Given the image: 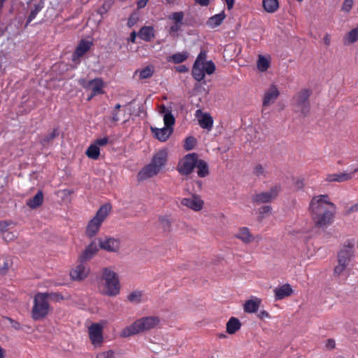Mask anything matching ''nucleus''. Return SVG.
I'll return each instance as SVG.
<instances>
[{
    "mask_svg": "<svg viewBox=\"0 0 358 358\" xmlns=\"http://www.w3.org/2000/svg\"><path fill=\"white\" fill-rule=\"evenodd\" d=\"M309 210L315 226L324 228L332 223L336 206L327 194H320L312 198Z\"/></svg>",
    "mask_w": 358,
    "mask_h": 358,
    "instance_id": "f257e3e1",
    "label": "nucleus"
},
{
    "mask_svg": "<svg viewBox=\"0 0 358 358\" xmlns=\"http://www.w3.org/2000/svg\"><path fill=\"white\" fill-rule=\"evenodd\" d=\"M168 159V150H159L155 153L150 162L144 166L137 174L138 181H143L157 176L165 166Z\"/></svg>",
    "mask_w": 358,
    "mask_h": 358,
    "instance_id": "f03ea898",
    "label": "nucleus"
},
{
    "mask_svg": "<svg viewBox=\"0 0 358 358\" xmlns=\"http://www.w3.org/2000/svg\"><path fill=\"white\" fill-rule=\"evenodd\" d=\"M160 322L157 316L143 317L136 320L133 324L124 328L120 332L122 338H127L145 331L156 327Z\"/></svg>",
    "mask_w": 358,
    "mask_h": 358,
    "instance_id": "7ed1b4c3",
    "label": "nucleus"
},
{
    "mask_svg": "<svg viewBox=\"0 0 358 358\" xmlns=\"http://www.w3.org/2000/svg\"><path fill=\"white\" fill-rule=\"evenodd\" d=\"M207 52L206 50H201L198 55L192 66V77L198 82L202 81L205 78V74L211 75L215 71V65L211 61H206Z\"/></svg>",
    "mask_w": 358,
    "mask_h": 358,
    "instance_id": "20e7f679",
    "label": "nucleus"
},
{
    "mask_svg": "<svg viewBox=\"0 0 358 358\" xmlns=\"http://www.w3.org/2000/svg\"><path fill=\"white\" fill-rule=\"evenodd\" d=\"M354 243L350 241L344 243L337 254V264L334 268V275L338 277L343 274L354 257Z\"/></svg>",
    "mask_w": 358,
    "mask_h": 358,
    "instance_id": "39448f33",
    "label": "nucleus"
},
{
    "mask_svg": "<svg viewBox=\"0 0 358 358\" xmlns=\"http://www.w3.org/2000/svg\"><path fill=\"white\" fill-rule=\"evenodd\" d=\"M51 307L45 293L38 292L34 297L33 306L31 310V318L34 321L44 320L50 313Z\"/></svg>",
    "mask_w": 358,
    "mask_h": 358,
    "instance_id": "423d86ee",
    "label": "nucleus"
},
{
    "mask_svg": "<svg viewBox=\"0 0 358 358\" xmlns=\"http://www.w3.org/2000/svg\"><path fill=\"white\" fill-rule=\"evenodd\" d=\"M112 206L110 203L103 204L99 208L87 225L85 230L87 236L92 238L99 232L102 223L109 215Z\"/></svg>",
    "mask_w": 358,
    "mask_h": 358,
    "instance_id": "0eeeda50",
    "label": "nucleus"
},
{
    "mask_svg": "<svg viewBox=\"0 0 358 358\" xmlns=\"http://www.w3.org/2000/svg\"><path fill=\"white\" fill-rule=\"evenodd\" d=\"M103 279L105 281V294L114 296L120 293V285L115 272L109 268H104L103 269Z\"/></svg>",
    "mask_w": 358,
    "mask_h": 358,
    "instance_id": "6e6552de",
    "label": "nucleus"
},
{
    "mask_svg": "<svg viewBox=\"0 0 358 358\" xmlns=\"http://www.w3.org/2000/svg\"><path fill=\"white\" fill-rule=\"evenodd\" d=\"M312 92L308 89H303L298 92L292 98L294 105L300 113L306 116L310 112L309 98Z\"/></svg>",
    "mask_w": 358,
    "mask_h": 358,
    "instance_id": "1a4fd4ad",
    "label": "nucleus"
},
{
    "mask_svg": "<svg viewBox=\"0 0 358 358\" xmlns=\"http://www.w3.org/2000/svg\"><path fill=\"white\" fill-rule=\"evenodd\" d=\"M198 155L196 153H189L186 155L178 164L177 170L184 176L191 174L196 165Z\"/></svg>",
    "mask_w": 358,
    "mask_h": 358,
    "instance_id": "9d476101",
    "label": "nucleus"
},
{
    "mask_svg": "<svg viewBox=\"0 0 358 358\" xmlns=\"http://www.w3.org/2000/svg\"><path fill=\"white\" fill-rule=\"evenodd\" d=\"M88 336L92 345L94 348L101 347L103 338V325L100 323H92L88 327Z\"/></svg>",
    "mask_w": 358,
    "mask_h": 358,
    "instance_id": "9b49d317",
    "label": "nucleus"
},
{
    "mask_svg": "<svg viewBox=\"0 0 358 358\" xmlns=\"http://www.w3.org/2000/svg\"><path fill=\"white\" fill-rule=\"evenodd\" d=\"M280 190V185H275L268 192H262L253 195L252 200L257 204L271 202L277 197Z\"/></svg>",
    "mask_w": 358,
    "mask_h": 358,
    "instance_id": "f8f14e48",
    "label": "nucleus"
},
{
    "mask_svg": "<svg viewBox=\"0 0 358 358\" xmlns=\"http://www.w3.org/2000/svg\"><path fill=\"white\" fill-rule=\"evenodd\" d=\"M169 19L173 22L169 27V34L173 35L178 33L184 24V13L182 11L174 12L169 16Z\"/></svg>",
    "mask_w": 358,
    "mask_h": 358,
    "instance_id": "ddd939ff",
    "label": "nucleus"
},
{
    "mask_svg": "<svg viewBox=\"0 0 358 358\" xmlns=\"http://www.w3.org/2000/svg\"><path fill=\"white\" fill-rule=\"evenodd\" d=\"M89 273L90 268L84 264V262H80V264L71 269L70 277L72 280L81 281L87 278Z\"/></svg>",
    "mask_w": 358,
    "mask_h": 358,
    "instance_id": "4468645a",
    "label": "nucleus"
},
{
    "mask_svg": "<svg viewBox=\"0 0 358 358\" xmlns=\"http://www.w3.org/2000/svg\"><path fill=\"white\" fill-rule=\"evenodd\" d=\"M99 247L108 252H117L120 248V241L117 238L106 237L99 240Z\"/></svg>",
    "mask_w": 358,
    "mask_h": 358,
    "instance_id": "2eb2a0df",
    "label": "nucleus"
},
{
    "mask_svg": "<svg viewBox=\"0 0 358 358\" xmlns=\"http://www.w3.org/2000/svg\"><path fill=\"white\" fill-rule=\"evenodd\" d=\"M93 43L92 41L82 39L72 55V60L74 62H80L79 59L83 57L91 48Z\"/></svg>",
    "mask_w": 358,
    "mask_h": 358,
    "instance_id": "dca6fc26",
    "label": "nucleus"
},
{
    "mask_svg": "<svg viewBox=\"0 0 358 358\" xmlns=\"http://www.w3.org/2000/svg\"><path fill=\"white\" fill-rule=\"evenodd\" d=\"M203 201L198 195H192L189 198H183L181 200V204L193 210L194 211H199L203 207Z\"/></svg>",
    "mask_w": 358,
    "mask_h": 358,
    "instance_id": "f3484780",
    "label": "nucleus"
},
{
    "mask_svg": "<svg viewBox=\"0 0 358 358\" xmlns=\"http://www.w3.org/2000/svg\"><path fill=\"white\" fill-rule=\"evenodd\" d=\"M358 171V167L351 173H329L326 176L325 180L329 182H343L352 178L353 174Z\"/></svg>",
    "mask_w": 358,
    "mask_h": 358,
    "instance_id": "a211bd4d",
    "label": "nucleus"
},
{
    "mask_svg": "<svg viewBox=\"0 0 358 358\" xmlns=\"http://www.w3.org/2000/svg\"><path fill=\"white\" fill-rule=\"evenodd\" d=\"M159 113L163 116L164 127L173 129L176 120L171 110L164 105H161L159 107Z\"/></svg>",
    "mask_w": 358,
    "mask_h": 358,
    "instance_id": "6ab92c4d",
    "label": "nucleus"
},
{
    "mask_svg": "<svg viewBox=\"0 0 358 358\" xmlns=\"http://www.w3.org/2000/svg\"><path fill=\"white\" fill-rule=\"evenodd\" d=\"M150 129L155 138L161 142H166L173 131V129L166 127L160 129L151 127Z\"/></svg>",
    "mask_w": 358,
    "mask_h": 358,
    "instance_id": "aec40b11",
    "label": "nucleus"
},
{
    "mask_svg": "<svg viewBox=\"0 0 358 358\" xmlns=\"http://www.w3.org/2000/svg\"><path fill=\"white\" fill-rule=\"evenodd\" d=\"M279 95L280 92L277 87L274 85H272L264 94L263 98V106H267L274 103Z\"/></svg>",
    "mask_w": 358,
    "mask_h": 358,
    "instance_id": "412c9836",
    "label": "nucleus"
},
{
    "mask_svg": "<svg viewBox=\"0 0 358 358\" xmlns=\"http://www.w3.org/2000/svg\"><path fill=\"white\" fill-rule=\"evenodd\" d=\"M99 248L97 244L92 241L90 243L83 252V253L79 256V260L80 262H85L90 259H91L98 252Z\"/></svg>",
    "mask_w": 358,
    "mask_h": 358,
    "instance_id": "4be33fe9",
    "label": "nucleus"
},
{
    "mask_svg": "<svg viewBox=\"0 0 358 358\" xmlns=\"http://www.w3.org/2000/svg\"><path fill=\"white\" fill-rule=\"evenodd\" d=\"M103 83L101 79L95 78L89 81L86 88H90L92 90V94L88 98L90 100L93 96L103 93Z\"/></svg>",
    "mask_w": 358,
    "mask_h": 358,
    "instance_id": "5701e85b",
    "label": "nucleus"
},
{
    "mask_svg": "<svg viewBox=\"0 0 358 358\" xmlns=\"http://www.w3.org/2000/svg\"><path fill=\"white\" fill-rule=\"evenodd\" d=\"M235 237L245 244H249L255 239V237L250 233V229L245 227L239 228L238 232L235 234Z\"/></svg>",
    "mask_w": 358,
    "mask_h": 358,
    "instance_id": "b1692460",
    "label": "nucleus"
},
{
    "mask_svg": "<svg viewBox=\"0 0 358 358\" xmlns=\"http://www.w3.org/2000/svg\"><path fill=\"white\" fill-rule=\"evenodd\" d=\"M262 303V300L257 297H254L247 300L243 305V310L247 313H256Z\"/></svg>",
    "mask_w": 358,
    "mask_h": 358,
    "instance_id": "393cba45",
    "label": "nucleus"
},
{
    "mask_svg": "<svg viewBox=\"0 0 358 358\" xmlns=\"http://www.w3.org/2000/svg\"><path fill=\"white\" fill-rule=\"evenodd\" d=\"M275 300H281L290 296L293 290L289 284H284L282 286L275 288L273 290Z\"/></svg>",
    "mask_w": 358,
    "mask_h": 358,
    "instance_id": "a878e982",
    "label": "nucleus"
},
{
    "mask_svg": "<svg viewBox=\"0 0 358 358\" xmlns=\"http://www.w3.org/2000/svg\"><path fill=\"white\" fill-rule=\"evenodd\" d=\"M138 36L143 41L150 42L155 36V29L152 26H143L139 30Z\"/></svg>",
    "mask_w": 358,
    "mask_h": 358,
    "instance_id": "bb28decb",
    "label": "nucleus"
},
{
    "mask_svg": "<svg viewBox=\"0 0 358 358\" xmlns=\"http://www.w3.org/2000/svg\"><path fill=\"white\" fill-rule=\"evenodd\" d=\"M43 201V194L39 190L36 194L27 201V205L31 209H36L41 206Z\"/></svg>",
    "mask_w": 358,
    "mask_h": 358,
    "instance_id": "cd10ccee",
    "label": "nucleus"
},
{
    "mask_svg": "<svg viewBox=\"0 0 358 358\" xmlns=\"http://www.w3.org/2000/svg\"><path fill=\"white\" fill-rule=\"evenodd\" d=\"M226 17L224 11L210 17L207 21V25L210 28H215L220 26Z\"/></svg>",
    "mask_w": 358,
    "mask_h": 358,
    "instance_id": "c85d7f7f",
    "label": "nucleus"
},
{
    "mask_svg": "<svg viewBox=\"0 0 358 358\" xmlns=\"http://www.w3.org/2000/svg\"><path fill=\"white\" fill-rule=\"evenodd\" d=\"M241 327V324L239 320L234 317H232L229 320V321L227 323V325H226L227 332L229 334H234L238 330L240 329Z\"/></svg>",
    "mask_w": 358,
    "mask_h": 358,
    "instance_id": "c756f323",
    "label": "nucleus"
},
{
    "mask_svg": "<svg viewBox=\"0 0 358 358\" xmlns=\"http://www.w3.org/2000/svg\"><path fill=\"white\" fill-rule=\"evenodd\" d=\"M195 168L197 169V175L200 178H205L209 174L208 165L204 160L197 159Z\"/></svg>",
    "mask_w": 358,
    "mask_h": 358,
    "instance_id": "7c9ffc66",
    "label": "nucleus"
},
{
    "mask_svg": "<svg viewBox=\"0 0 358 358\" xmlns=\"http://www.w3.org/2000/svg\"><path fill=\"white\" fill-rule=\"evenodd\" d=\"M199 125L201 128L210 131L213 125V117L208 113L203 114L201 119L199 120Z\"/></svg>",
    "mask_w": 358,
    "mask_h": 358,
    "instance_id": "2f4dec72",
    "label": "nucleus"
},
{
    "mask_svg": "<svg viewBox=\"0 0 358 358\" xmlns=\"http://www.w3.org/2000/svg\"><path fill=\"white\" fill-rule=\"evenodd\" d=\"M358 40V27L352 29L345 36L343 43L345 45L354 43Z\"/></svg>",
    "mask_w": 358,
    "mask_h": 358,
    "instance_id": "473e14b6",
    "label": "nucleus"
},
{
    "mask_svg": "<svg viewBox=\"0 0 358 358\" xmlns=\"http://www.w3.org/2000/svg\"><path fill=\"white\" fill-rule=\"evenodd\" d=\"M262 4L264 10L270 13L275 12L279 8L278 0H263Z\"/></svg>",
    "mask_w": 358,
    "mask_h": 358,
    "instance_id": "72a5a7b5",
    "label": "nucleus"
},
{
    "mask_svg": "<svg viewBox=\"0 0 358 358\" xmlns=\"http://www.w3.org/2000/svg\"><path fill=\"white\" fill-rule=\"evenodd\" d=\"M85 155L92 159H97L100 155V149L94 143L85 151Z\"/></svg>",
    "mask_w": 358,
    "mask_h": 358,
    "instance_id": "f704fd0d",
    "label": "nucleus"
},
{
    "mask_svg": "<svg viewBox=\"0 0 358 358\" xmlns=\"http://www.w3.org/2000/svg\"><path fill=\"white\" fill-rule=\"evenodd\" d=\"M155 72V68L153 66H148L141 70L136 71V73H139L140 79H147L152 76Z\"/></svg>",
    "mask_w": 358,
    "mask_h": 358,
    "instance_id": "c9c22d12",
    "label": "nucleus"
},
{
    "mask_svg": "<svg viewBox=\"0 0 358 358\" xmlns=\"http://www.w3.org/2000/svg\"><path fill=\"white\" fill-rule=\"evenodd\" d=\"M188 57L189 54L186 51L176 52L170 57L169 61H172L175 64H180L185 62Z\"/></svg>",
    "mask_w": 358,
    "mask_h": 358,
    "instance_id": "e433bc0d",
    "label": "nucleus"
},
{
    "mask_svg": "<svg viewBox=\"0 0 358 358\" xmlns=\"http://www.w3.org/2000/svg\"><path fill=\"white\" fill-rule=\"evenodd\" d=\"M257 69L262 71H266L270 66V60L263 55H259L257 62Z\"/></svg>",
    "mask_w": 358,
    "mask_h": 358,
    "instance_id": "4c0bfd02",
    "label": "nucleus"
},
{
    "mask_svg": "<svg viewBox=\"0 0 358 358\" xmlns=\"http://www.w3.org/2000/svg\"><path fill=\"white\" fill-rule=\"evenodd\" d=\"M143 292L135 290L130 293L127 299L131 303H139L143 301Z\"/></svg>",
    "mask_w": 358,
    "mask_h": 358,
    "instance_id": "58836bf2",
    "label": "nucleus"
},
{
    "mask_svg": "<svg viewBox=\"0 0 358 358\" xmlns=\"http://www.w3.org/2000/svg\"><path fill=\"white\" fill-rule=\"evenodd\" d=\"M43 8V3H40L34 6V8L31 10L30 13L27 17L26 25H28L33 20L35 19L37 14L42 10Z\"/></svg>",
    "mask_w": 358,
    "mask_h": 358,
    "instance_id": "ea45409f",
    "label": "nucleus"
},
{
    "mask_svg": "<svg viewBox=\"0 0 358 358\" xmlns=\"http://www.w3.org/2000/svg\"><path fill=\"white\" fill-rule=\"evenodd\" d=\"M159 224L166 232H169L171 229V221L168 216H162L159 219Z\"/></svg>",
    "mask_w": 358,
    "mask_h": 358,
    "instance_id": "a19ab883",
    "label": "nucleus"
},
{
    "mask_svg": "<svg viewBox=\"0 0 358 358\" xmlns=\"http://www.w3.org/2000/svg\"><path fill=\"white\" fill-rule=\"evenodd\" d=\"M47 295V300L50 299L52 301L59 302L66 298L60 292H45Z\"/></svg>",
    "mask_w": 358,
    "mask_h": 358,
    "instance_id": "79ce46f5",
    "label": "nucleus"
},
{
    "mask_svg": "<svg viewBox=\"0 0 358 358\" xmlns=\"http://www.w3.org/2000/svg\"><path fill=\"white\" fill-rule=\"evenodd\" d=\"M58 135V130L57 129H54L50 133H49L48 135H46L41 139V143L43 145H45L50 142L51 141H52Z\"/></svg>",
    "mask_w": 358,
    "mask_h": 358,
    "instance_id": "37998d69",
    "label": "nucleus"
},
{
    "mask_svg": "<svg viewBox=\"0 0 358 358\" xmlns=\"http://www.w3.org/2000/svg\"><path fill=\"white\" fill-rule=\"evenodd\" d=\"M196 143V141L194 137H193V136L187 137L185 141L184 149L187 151L191 150L194 148Z\"/></svg>",
    "mask_w": 358,
    "mask_h": 358,
    "instance_id": "c03bdc74",
    "label": "nucleus"
},
{
    "mask_svg": "<svg viewBox=\"0 0 358 358\" xmlns=\"http://www.w3.org/2000/svg\"><path fill=\"white\" fill-rule=\"evenodd\" d=\"M115 352L113 350L102 351L96 354V358H115Z\"/></svg>",
    "mask_w": 358,
    "mask_h": 358,
    "instance_id": "a18cd8bd",
    "label": "nucleus"
},
{
    "mask_svg": "<svg viewBox=\"0 0 358 358\" xmlns=\"http://www.w3.org/2000/svg\"><path fill=\"white\" fill-rule=\"evenodd\" d=\"M353 4H354L353 0H344L343 3L342 4L341 10L343 12L348 13L351 10V9L353 6Z\"/></svg>",
    "mask_w": 358,
    "mask_h": 358,
    "instance_id": "49530a36",
    "label": "nucleus"
},
{
    "mask_svg": "<svg viewBox=\"0 0 358 358\" xmlns=\"http://www.w3.org/2000/svg\"><path fill=\"white\" fill-rule=\"evenodd\" d=\"M253 173L256 176H261L264 175V169L262 164H257L254 167Z\"/></svg>",
    "mask_w": 358,
    "mask_h": 358,
    "instance_id": "de8ad7c7",
    "label": "nucleus"
},
{
    "mask_svg": "<svg viewBox=\"0 0 358 358\" xmlns=\"http://www.w3.org/2000/svg\"><path fill=\"white\" fill-rule=\"evenodd\" d=\"M109 142V139L107 136H105V137H103V138H97L96 140H95L94 141V143L95 145H96V146L98 148H99V146H104L106 145H107Z\"/></svg>",
    "mask_w": 358,
    "mask_h": 358,
    "instance_id": "09e8293b",
    "label": "nucleus"
},
{
    "mask_svg": "<svg viewBox=\"0 0 358 358\" xmlns=\"http://www.w3.org/2000/svg\"><path fill=\"white\" fill-rule=\"evenodd\" d=\"M138 20V17L136 14H132L129 16L127 21V26L129 27H132Z\"/></svg>",
    "mask_w": 358,
    "mask_h": 358,
    "instance_id": "8fccbe9b",
    "label": "nucleus"
},
{
    "mask_svg": "<svg viewBox=\"0 0 358 358\" xmlns=\"http://www.w3.org/2000/svg\"><path fill=\"white\" fill-rule=\"evenodd\" d=\"M10 266V264L8 260H5L3 263V265H0V274L3 275L5 274L7 271L8 270Z\"/></svg>",
    "mask_w": 358,
    "mask_h": 358,
    "instance_id": "3c124183",
    "label": "nucleus"
},
{
    "mask_svg": "<svg viewBox=\"0 0 358 358\" xmlns=\"http://www.w3.org/2000/svg\"><path fill=\"white\" fill-rule=\"evenodd\" d=\"M15 236L13 232L6 231L3 234V238L6 241H11L15 238Z\"/></svg>",
    "mask_w": 358,
    "mask_h": 358,
    "instance_id": "603ef678",
    "label": "nucleus"
},
{
    "mask_svg": "<svg viewBox=\"0 0 358 358\" xmlns=\"http://www.w3.org/2000/svg\"><path fill=\"white\" fill-rule=\"evenodd\" d=\"M9 225V222L6 221L0 222V233L4 234L7 231V228Z\"/></svg>",
    "mask_w": 358,
    "mask_h": 358,
    "instance_id": "864d4df0",
    "label": "nucleus"
},
{
    "mask_svg": "<svg viewBox=\"0 0 358 358\" xmlns=\"http://www.w3.org/2000/svg\"><path fill=\"white\" fill-rule=\"evenodd\" d=\"M258 317L260 319H264V318H269L270 315L269 313L264 310H260L257 315Z\"/></svg>",
    "mask_w": 358,
    "mask_h": 358,
    "instance_id": "5fc2aeb1",
    "label": "nucleus"
},
{
    "mask_svg": "<svg viewBox=\"0 0 358 358\" xmlns=\"http://www.w3.org/2000/svg\"><path fill=\"white\" fill-rule=\"evenodd\" d=\"M271 207L269 206H264L260 208V214L264 215L271 213Z\"/></svg>",
    "mask_w": 358,
    "mask_h": 358,
    "instance_id": "6e6d98bb",
    "label": "nucleus"
},
{
    "mask_svg": "<svg viewBox=\"0 0 358 358\" xmlns=\"http://www.w3.org/2000/svg\"><path fill=\"white\" fill-rule=\"evenodd\" d=\"M176 71L179 73H186L189 71V68L185 65H180L176 66Z\"/></svg>",
    "mask_w": 358,
    "mask_h": 358,
    "instance_id": "4d7b16f0",
    "label": "nucleus"
},
{
    "mask_svg": "<svg viewBox=\"0 0 358 358\" xmlns=\"http://www.w3.org/2000/svg\"><path fill=\"white\" fill-rule=\"evenodd\" d=\"M148 2V0H138L137 1V8L138 9L143 8L146 6L147 3Z\"/></svg>",
    "mask_w": 358,
    "mask_h": 358,
    "instance_id": "13d9d810",
    "label": "nucleus"
},
{
    "mask_svg": "<svg viewBox=\"0 0 358 358\" xmlns=\"http://www.w3.org/2000/svg\"><path fill=\"white\" fill-rule=\"evenodd\" d=\"M195 3L201 6H208L210 0H194Z\"/></svg>",
    "mask_w": 358,
    "mask_h": 358,
    "instance_id": "bf43d9fd",
    "label": "nucleus"
},
{
    "mask_svg": "<svg viewBox=\"0 0 358 358\" xmlns=\"http://www.w3.org/2000/svg\"><path fill=\"white\" fill-rule=\"evenodd\" d=\"M10 321L12 324V327H13L15 329L19 330L21 329V325L19 322L14 321L11 319H10Z\"/></svg>",
    "mask_w": 358,
    "mask_h": 358,
    "instance_id": "052dcab7",
    "label": "nucleus"
},
{
    "mask_svg": "<svg viewBox=\"0 0 358 358\" xmlns=\"http://www.w3.org/2000/svg\"><path fill=\"white\" fill-rule=\"evenodd\" d=\"M112 120L113 122H117L120 120V117L118 115V111H117V110L112 111Z\"/></svg>",
    "mask_w": 358,
    "mask_h": 358,
    "instance_id": "680f3d73",
    "label": "nucleus"
},
{
    "mask_svg": "<svg viewBox=\"0 0 358 358\" xmlns=\"http://www.w3.org/2000/svg\"><path fill=\"white\" fill-rule=\"evenodd\" d=\"M358 211V202L352 205L348 210V213Z\"/></svg>",
    "mask_w": 358,
    "mask_h": 358,
    "instance_id": "e2e57ef3",
    "label": "nucleus"
},
{
    "mask_svg": "<svg viewBox=\"0 0 358 358\" xmlns=\"http://www.w3.org/2000/svg\"><path fill=\"white\" fill-rule=\"evenodd\" d=\"M326 345L329 348H334L335 341L333 339H328Z\"/></svg>",
    "mask_w": 358,
    "mask_h": 358,
    "instance_id": "0e129e2a",
    "label": "nucleus"
},
{
    "mask_svg": "<svg viewBox=\"0 0 358 358\" xmlns=\"http://www.w3.org/2000/svg\"><path fill=\"white\" fill-rule=\"evenodd\" d=\"M224 1L227 3L228 10L232 9L234 7V0H224Z\"/></svg>",
    "mask_w": 358,
    "mask_h": 358,
    "instance_id": "69168bd1",
    "label": "nucleus"
},
{
    "mask_svg": "<svg viewBox=\"0 0 358 358\" xmlns=\"http://www.w3.org/2000/svg\"><path fill=\"white\" fill-rule=\"evenodd\" d=\"M296 187L298 189H302L303 187V180H297L295 183Z\"/></svg>",
    "mask_w": 358,
    "mask_h": 358,
    "instance_id": "338daca9",
    "label": "nucleus"
},
{
    "mask_svg": "<svg viewBox=\"0 0 358 358\" xmlns=\"http://www.w3.org/2000/svg\"><path fill=\"white\" fill-rule=\"evenodd\" d=\"M136 36H137V34L136 31H132L131 34H130V36H129V41L132 43H135L136 41Z\"/></svg>",
    "mask_w": 358,
    "mask_h": 358,
    "instance_id": "774afa93",
    "label": "nucleus"
}]
</instances>
